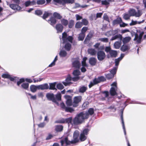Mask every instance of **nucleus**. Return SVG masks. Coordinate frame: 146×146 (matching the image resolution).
Instances as JSON below:
<instances>
[{
    "label": "nucleus",
    "mask_w": 146,
    "mask_h": 146,
    "mask_svg": "<svg viewBox=\"0 0 146 146\" xmlns=\"http://www.w3.org/2000/svg\"><path fill=\"white\" fill-rule=\"evenodd\" d=\"M60 143L62 146H67L68 145L73 144L72 141L68 140V137H66L63 138L61 141Z\"/></svg>",
    "instance_id": "obj_8"
},
{
    "label": "nucleus",
    "mask_w": 146,
    "mask_h": 146,
    "mask_svg": "<svg viewBox=\"0 0 146 146\" xmlns=\"http://www.w3.org/2000/svg\"><path fill=\"white\" fill-rule=\"evenodd\" d=\"M50 87L49 89L50 90H56V89L55 88L56 83H51L49 84Z\"/></svg>",
    "instance_id": "obj_40"
},
{
    "label": "nucleus",
    "mask_w": 146,
    "mask_h": 146,
    "mask_svg": "<svg viewBox=\"0 0 146 146\" xmlns=\"http://www.w3.org/2000/svg\"><path fill=\"white\" fill-rule=\"evenodd\" d=\"M74 21L72 20H71L70 21L68 25L69 27L70 28H72L74 25Z\"/></svg>",
    "instance_id": "obj_54"
},
{
    "label": "nucleus",
    "mask_w": 146,
    "mask_h": 146,
    "mask_svg": "<svg viewBox=\"0 0 146 146\" xmlns=\"http://www.w3.org/2000/svg\"><path fill=\"white\" fill-rule=\"evenodd\" d=\"M54 2L63 5V0H53Z\"/></svg>",
    "instance_id": "obj_63"
},
{
    "label": "nucleus",
    "mask_w": 146,
    "mask_h": 146,
    "mask_svg": "<svg viewBox=\"0 0 146 146\" xmlns=\"http://www.w3.org/2000/svg\"><path fill=\"white\" fill-rule=\"evenodd\" d=\"M144 20H143L141 21L138 22L137 21H134L133 20H132L131 21V23L129 24V25L130 26H132V25H135L137 24V23H138L139 24H140L141 23H143L144 22Z\"/></svg>",
    "instance_id": "obj_37"
},
{
    "label": "nucleus",
    "mask_w": 146,
    "mask_h": 146,
    "mask_svg": "<svg viewBox=\"0 0 146 146\" xmlns=\"http://www.w3.org/2000/svg\"><path fill=\"white\" fill-rule=\"evenodd\" d=\"M25 79L23 78H22L20 79L17 82V85L18 86H19V85L22 82H24L25 81Z\"/></svg>",
    "instance_id": "obj_60"
},
{
    "label": "nucleus",
    "mask_w": 146,
    "mask_h": 146,
    "mask_svg": "<svg viewBox=\"0 0 146 146\" xmlns=\"http://www.w3.org/2000/svg\"><path fill=\"white\" fill-rule=\"evenodd\" d=\"M35 14L37 15H40L42 14V12L40 10H37L35 11Z\"/></svg>",
    "instance_id": "obj_58"
},
{
    "label": "nucleus",
    "mask_w": 146,
    "mask_h": 146,
    "mask_svg": "<svg viewBox=\"0 0 146 146\" xmlns=\"http://www.w3.org/2000/svg\"><path fill=\"white\" fill-rule=\"evenodd\" d=\"M74 2V0H63V5L66 3H73Z\"/></svg>",
    "instance_id": "obj_50"
},
{
    "label": "nucleus",
    "mask_w": 146,
    "mask_h": 146,
    "mask_svg": "<svg viewBox=\"0 0 146 146\" xmlns=\"http://www.w3.org/2000/svg\"><path fill=\"white\" fill-rule=\"evenodd\" d=\"M122 113H123V112H122V114L121 116V123H122L123 128V131H124L125 135H126V132L125 129V127L124 123V122L123 121Z\"/></svg>",
    "instance_id": "obj_34"
},
{
    "label": "nucleus",
    "mask_w": 146,
    "mask_h": 146,
    "mask_svg": "<svg viewBox=\"0 0 146 146\" xmlns=\"http://www.w3.org/2000/svg\"><path fill=\"white\" fill-rule=\"evenodd\" d=\"M73 78L71 77L70 76H68L66 79L65 82H63V84L66 86L72 83L71 81L72 80Z\"/></svg>",
    "instance_id": "obj_16"
},
{
    "label": "nucleus",
    "mask_w": 146,
    "mask_h": 146,
    "mask_svg": "<svg viewBox=\"0 0 146 146\" xmlns=\"http://www.w3.org/2000/svg\"><path fill=\"white\" fill-rule=\"evenodd\" d=\"M92 35L90 33H89L85 40L84 42V43H86V41L89 40L90 38L92 37Z\"/></svg>",
    "instance_id": "obj_46"
},
{
    "label": "nucleus",
    "mask_w": 146,
    "mask_h": 146,
    "mask_svg": "<svg viewBox=\"0 0 146 146\" xmlns=\"http://www.w3.org/2000/svg\"><path fill=\"white\" fill-rule=\"evenodd\" d=\"M112 86L110 90V94L111 96H114L116 94V91L117 90V83L116 82H114L111 84Z\"/></svg>",
    "instance_id": "obj_6"
},
{
    "label": "nucleus",
    "mask_w": 146,
    "mask_h": 146,
    "mask_svg": "<svg viewBox=\"0 0 146 146\" xmlns=\"http://www.w3.org/2000/svg\"><path fill=\"white\" fill-rule=\"evenodd\" d=\"M89 130V129L86 128L81 133L79 137L81 141H84L87 139V135L88 134Z\"/></svg>",
    "instance_id": "obj_5"
},
{
    "label": "nucleus",
    "mask_w": 146,
    "mask_h": 146,
    "mask_svg": "<svg viewBox=\"0 0 146 146\" xmlns=\"http://www.w3.org/2000/svg\"><path fill=\"white\" fill-rule=\"evenodd\" d=\"M82 25H86L88 23V20L86 19H83L82 20Z\"/></svg>",
    "instance_id": "obj_61"
},
{
    "label": "nucleus",
    "mask_w": 146,
    "mask_h": 146,
    "mask_svg": "<svg viewBox=\"0 0 146 146\" xmlns=\"http://www.w3.org/2000/svg\"><path fill=\"white\" fill-rule=\"evenodd\" d=\"M131 38L130 36H126L122 38L121 40L124 44H126L129 42L131 40Z\"/></svg>",
    "instance_id": "obj_26"
},
{
    "label": "nucleus",
    "mask_w": 146,
    "mask_h": 146,
    "mask_svg": "<svg viewBox=\"0 0 146 146\" xmlns=\"http://www.w3.org/2000/svg\"><path fill=\"white\" fill-rule=\"evenodd\" d=\"M30 88L31 91L32 92H34L36 91L37 89H38V86H36L34 85H32L30 86Z\"/></svg>",
    "instance_id": "obj_33"
},
{
    "label": "nucleus",
    "mask_w": 146,
    "mask_h": 146,
    "mask_svg": "<svg viewBox=\"0 0 146 146\" xmlns=\"http://www.w3.org/2000/svg\"><path fill=\"white\" fill-rule=\"evenodd\" d=\"M94 113V109L92 108H90L88 110V111L85 113H84V114H86L88 115V118L89 117L90 115H92Z\"/></svg>",
    "instance_id": "obj_29"
},
{
    "label": "nucleus",
    "mask_w": 146,
    "mask_h": 146,
    "mask_svg": "<svg viewBox=\"0 0 146 146\" xmlns=\"http://www.w3.org/2000/svg\"><path fill=\"white\" fill-rule=\"evenodd\" d=\"M88 53L91 55H95L96 53V50L93 48H90L88 50Z\"/></svg>",
    "instance_id": "obj_30"
},
{
    "label": "nucleus",
    "mask_w": 146,
    "mask_h": 146,
    "mask_svg": "<svg viewBox=\"0 0 146 146\" xmlns=\"http://www.w3.org/2000/svg\"><path fill=\"white\" fill-rule=\"evenodd\" d=\"M130 49L129 46L127 45H123L121 48V50L124 52L127 51Z\"/></svg>",
    "instance_id": "obj_27"
},
{
    "label": "nucleus",
    "mask_w": 146,
    "mask_h": 146,
    "mask_svg": "<svg viewBox=\"0 0 146 146\" xmlns=\"http://www.w3.org/2000/svg\"><path fill=\"white\" fill-rule=\"evenodd\" d=\"M62 38L64 42L68 41L72 43L73 38L71 36H68L67 34L64 32L62 34Z\"/></svg>",
    "instance_id": "obj_7"
},
{
    "label": "nucleus",
    "mask_w": 146,
    "mask_h": 146,
    "mask_svg": "<svg viewBox=\"0 0 146 146\" xmlns=\"http://www.w3.org/2000/svg\"><path fill=\"white\" fill-rule=\"evenodd\" d=\"M11 3H13L9 4L7 2V5H9L10 7L12 9L16 11H19L22 9L21 7L19 6L20 3V0H11Z\"/></svg>",
    "instance_id": "obj_2"
},
{
    "label": "nucleus",
    "mask_w": 146,
    "mask_h": 146,
    "mask_svg": "<svg viewBox=\"0 0 146 146\" xmlns=\"http://www.w3.org/2000/svg\"><path fill=\"white\" fill-rule=\"evenodd\" d=\"M59 55L61 57H64L66 56L67 53L65 50H62L60 52Z\"/></svg>",
    "instance_id": "obj_42"
},
{
    "label": "nucleus",
    "mask_w": 146,
    "mask_h": 146,
    "mask_svg": "<svg viewBox=\"0 0 146 146\" xmlns=\"http://www.w3.org/2000/svg\"><path fill=\"white\" fill-rule=\"evenodd\" d=\"M121 44V40L119 41H116L114 44V46L115 48L119 49L120 47Z\"/></svg>",
    "instance_id": "obj_31"
},
{
    "label": "nucleus",
    "mask_w": 146,
    "mask_h": 146,
    "mask_svg": "<svg viewBox=\"0 0 146 146\" xmlns=\"http://www.w3.org/2000/svg\"><path fill=\"white\" fill-rule=\"evenodd\" d=\"M98 78L100 82L104 81L106 80L104 77L103 76L99 77Z\"/></svg>",
    "instance_id": "obj_59"
},
{
    "label": "nucleus",
    "mask_w": 146,
    "mask_h": 146,
    "mask_svg": "<svg viewBox=\"0 0 146 146\" xmlns=\"http://www.w3.org/2000/svg\"><path fill=\"white\" fill-rule=\"evenodd\" d=\"M89 62L91 65L94 66L96 65V63L97 60L96 58L92 57L90 58Z\"/></svg>",
    "instance_id": "obj_23"
},
{
    "label": "nucleus",
    "mask_w": 146,
    "mask_h": 146,
    "mask_svg": "<svg viewBox=\"0 0 146 146\" xmlns=\"http://www.w3.org/2000/svg\"><path fill=\"white\" fill-rule=\"evenodd\" d=\"M137 33L135 34V37L133 39L134 41H136L137 44L141 43L142 36L144 34V32L140 30H137Z\"/></svg>",
    "instance_id": "obj_3"
},
{
    "label": "nucleus",
    "mask_w": 146,
    "mask_h": 146,
    "mask_svg": "<svg viewBox=\"0 0 146 146\" xmlns=\"http://www.w3.org/2000/svg\"><path fill=\"white\" fill-rule=\"evenodd\" d=\"M48 21L53 26H54L56 23V20L55 18L53 17H51L50 18V20H48Z\"/></svg>",
    "instance_id": "obj_25"
},
{
    "label": "nucleus",
    "mask_w": 146,
    "mask_h": 146,
    "mask_svg": "<svg viewBox=\"0 0 146 146\" xmlns=\"http://www.w3.org/2000/svg\"><path fill=\"white\" fill-rule=\"evenodd\" d=\"M53 16L55 18H56L59 19H61L62 17L59 14L56 12L54 13Z\"/></svg>",
    "instance_id": "obj_48"
},
{
    "label": "nucleus",
    "mask_w": 146,
    "mask_h": 146,
    "mask_svg": "<svg viewBox=\"0 0 146 146\" xmlns=\"http://www.w3.org/2000/svg\"><path fill=\"white\" fill-rule=\"evenodd\" d=\"M122 22V21L120 17L117 18L113 21V25H115L117 24H120Z\"/></svg>",
    "instance_id": "obj_28"
},
{
    "label": "nucleus",
    "mask_w": 146,
    "mask_h": 146,
    "mask_svg": "<svg viewBox=\"0 0 146 146\" xmlns=\"http://www.w3.org/2000/svg\"><path fill=\"white\" fill-rule=\"evenodd\" d=\"M99 40L102 42H107L108 41V39L107 38H101L99 39Z\"/></svg>",
    "instance_id": "obj_62"
},
{
    "label": "nucleus",
    "mask_w": 146,
    "mask_h": 146,
    "mask_svg": "<svg viewBox=\"0 0 146 146\" xmlns=\"http://www.w3.org/2000/svg\"><path fill=\"white\" fill-rule=\"evenodd\" d=\"M57 88L59 90H62L63 89L64 87L61 84H58L56 85Z\"/></svg>",
    "instance_id": "obj_53"
},
{
    "label": "nucleus",
    "mask_w": 146,
    "mask_h": 146,
    "mask_svg": "<svg viewBox=\"0 0 146 146\" xmlns=\"http://www.w3.org/2000/svg\"><path fill=\"white\" fill-rule=\"evenodd\" d=\"M109 32L111 33L112 35H114L116 34H117L119 31L118 29H115L110 31Z\"/></svg>",
    "instance_id": "obj_51"
},
{
    "label": "nucleus",
    "mask_w": 146,
    "mask_h": 146,
    "mask_svg": "<svg viewBox=\"0 0 146 146\" xmlns=\"http://www.w3.org/2000/svg\"><path fill=\"white\" fill-rule=\"evenodd\" d=\"M73 74L74 76H76V77L73 78L72 80L73 81H76L79 79V77L78 76L80 75V72L79 70H74Z\"/></svg>",
    "instance_id": "obj_12"
},
{
    "label": "nucleus",
    "mask_w": 146,
    "mask_h": 146,
    "mask_svg": "<svg viewBox=\"0 0 146 146\" xmlns=\"http://www.w3.org/2000/svg\"><path fill=\"white\" fill-rule=\"evenodd\" d=\"M122 38V36L120 34H117L113 36L111 39V40H113L118 39L121 40Z\"/></svg>",
    "instance_id": "obj_22"
},
{
    "label": "nucleus",
    "mask_w": 146,
    "mask_h": 146,
    "mask_svg": "<svg viewBox=\"0 0 146 146\" xmlns=\"http://www.w3.org/2000/svg\"><path fill=\"white\" fill-rule=\"evenodd\" d=\"M71 47V44L69 43H66L64 46L65 49L67 51H69Z\"/></svg>",
    "instance_id": "obj_39"
},
{
    "label": "nucleus",
    "mask_w": 146,
    "mask_h": 146,
    "mask_svg": "<svg viewBox=\"0 0 146 146\" xmlns=\"http://www.w3.org/2000/svg\"><path fill=\"white\" fill-rule=\"evenodd\" d=\"M87 59L86 57H84L83 58L82 61V65L83 66H87V65L86 63V61Z\"/></svg>",
    "instance_id": "obj_47"
},
{
    "label": "nucleus",
    "mask_w": 146,
    "mask_h": 146,
    "mask_svg": "<svg viewBox=\"0 0 146 146\" xmlns=\"http://www.w3.org/2000/svg\"><path fill=\"white\" fill-rule=\"evenodd\" d=\"M71 120V118L69 117L66 119L62 118L57 121L56 122L58 123H67L70 124Z\"/></svg>",
    "instance_id": "obj_13"
},
{
    "label": "nucleus",
    "mask_w": 146,
    "mask_h": 146,
    "mask_svg": "<svg viewBox=\"0 0 146 146\" xmlns=\"http://www.w3.org/2000/svg\"><path fill=\"white\" fill-rule=\"evenodd\" d=\"M97 58L100 61L103 60L106 57V54L104 52L102 51H99L97 53Z\"/></svg>",
    "instance_id": "obj_11"
},
{
    "label": "nucleus",
    "mask_w": 146,
    "mask_h": 146,
    "mask_svg": "<svg viewBox=\"0 0 146 146\" xmlns=\"http://www.w3.org/2000/svg\"><path fill=\"white\" fill-rule=\"evenodd\" d=\"M2 77L4 78L9 79L11 81L14 82H16L15 80L17 78V77H11L10 75L7 74H3L2 75Z\"/></svg>",
    "instance_id": "obj_14"
},
{
    "label": "nucleus",
    "mask_w": 146,
    "mask_h": 146,
    "mask_svg": "<svg viewBox=\"0 0 146 146\" xmlns=\"http://www.w3.org/2000/svg\"><path fill=\"white\" fill-rule=\"evenodd\" d=\"M109 95V93L108 91H105L102 92V98H101L102 100H106V98H108ZM109 100V99H108Z\"/></svg>",
    "instance_id": "obj_17"
},
{
    "label": "nucleus",
    "mask_w": 146,
    "mask_h": 146,
    "mask_svg": "<svg viewBox=\"0 0 146 146\" xmlns=\"http://www.w3.org/2000/svg\"><path fill=\"white\" fill-rule=\"evenodd\" d=\"M63 127L61 125H57L56 126L55 130L57 132H60L63 130Z\"/></svg>",
    "instance_id": "obj_36"
},
{
    "label": "nucleus",
    "mask_w": 146,
    "mask_h": 146,
    "mask_svg": "<svg viewBox=\"0 0 146 146\" xmlns=\"http://www.w3.org/2000/svg\"><path fill=\"white\" fill-rule=\"evenodd\" d=\"M109 53L111 57H115L117 55V52L115 50H111Z\"/></svg>",
    "instance_id": "obj_32"
},
{
    "label": "nucleus",
    "mask_w": 146,
    "mask_h": 146,
    "mask_svg": "<svg viewBox=\"0 0 146 146\" xmlns=\"http://www.w3.org/2000/svg\"><path fill=\"white\" fill-rule=\"evenodd\" d=\"M99 83L100 82H99L98 78H96L93 80V81L91 82H90V84L89 85V88H90L94 85Z\"/></svg>",
    "instance_id": "obj_18"
},
{
    "label": "nucleus",
    "mask_w": 146,
    "mask_h": 146,
    "mask_svg": "<svg viewBox=\"0 0 146 146\" xmlns=\"http://www.w3.org/2000/svg\"><path fill=\"white\" fill-rule=\"evenodd\" d=\"M51 13L47 12H45L42 17V18L44 19H45L47 18L49 16L51 15Z\"/></svg>",
    "instance_id": "obj_43"
},
{
    "label": "nucleus",
    "mask_w": 146,
    "mask_h": 146,
    "mask_svg": "<svg viewBox=\"0 0 146 146\" xmlns=\"http://www.w3.org/2000/svg\"><path fill=\"white\" fill-rule=\"evenodd\" d=\"M55 28L57 30L58 33H60L62 31L63 27L61 24H59L56 25Z\"/></svg>",
    "instance_id": "obj_19"
},
{
    "label": "nucleus",
    "mask_w": 146,
    "mask_h": 146,
    "mask_svg": "<svg viewBox=\"0 0 146 146\" xmlns=\"http://www.w3.org/2000/svg\"><path fill=\"white\" fill-rule=\"evenodd\" d=\"M38 89L44 90L49 88V86L46 83L38 86Z\"/></svg>",
    "instance_id": "obj_21"
},
{
    "label": "nucleus",
    "mask_w": 146,
    "mask_h": 146,
    "mask_svg": "<svg viewBox=\"0 0 146 146\" xmlns=\"http://www.w3.org/2000/svg\"><path fill=\"white\" fill-rule=\"evenodd\" d=\"M117 68L115 67L113 69L111 70L110 71V72L111 74H113L114 75V74H116V71L117 70Z\"/></svg>",
    "instance_id": "obj_55"
},
{
    "label": "nucleus",
    "mask_w": 146,
    "mask_h": 146,
    "mask_svg": "<svg viewBox=\"0 0 146 146\" xmlns=\"http://www.w3.org/2000/svg\"><path fill=\"white\" fill-rule=\"evenodd\" d=\"M88 115L86 114H84L83 112H81L76 115L75 117L72 119V117L70 124L72 126L77 125L82 123L86 119H88Z\"/></svg>",
    "instance_id": "obj_1"
},
{
    "label": "nucleus",
    "mask_w": 146,
    "mask_h": 146,
    "mask_svg": "<svg viewBox=\"0 0 146 146\" xmlns=\"http://www.w3.org/2000/svg\"><path fill=\"white\" fill-rule=\"evenodd\" d=\"M73 66L76 68H79L81 66L80 62L77 60L72 62Z\"/></svg>",
    "instance_id": "obj_24"
},
{
    "label": "nucleus",
    "mask_w": 146,
    "mask_h": 146,
    "mask_svg": "<svg viewBox=\"0 0 146 146\" xmlns=\"http://www.w3.org/2000/svg\"><path fill=\"white\" fill-rule=\"evenodd\" d=\"M85 34L81 33L79 34L78 37L79 40H83L85 37Z\"/></svg>",
    "instance_id": "obj_38"
},
{
    "label": "nucleus",
    "mask_w": 146,
    "mask_h": 146,
    "mask_svg": "<svg viewBox=\"0 0 146 146\" xmlns=\"http://www.w3.org/2000/svg\"><path fill=\"white\" fill-rule=\"evenodd\" d=\"M65 110L67 112L72 113L74 111V110L71 108L66 107L65 108Z\"/></svg>",
    "instance_id": "obj_49"
},
{
    "label": "nucleus",
    "mask_w": 146,
    "mask_h": 146,
    "mask_svg": "<svg viewBox=\"0 0 146 146\" xmlns=\"http://www.w3.org/2000/svg\"><path fill=\"white\" fill-rule=\"evenodd\" d=\"M82 99V97L80 96L75 97L74 99L72 106L74 107H76L78 105V104L80 102Z\"/></svg>",
    "instance_id": "obj_10"
},
{
    "label": "nucleus",
    "mask_w": 146,
    "mask_h": 146,
    "mask_svg": "<svg viewBox=\"0 0 146 146\" xmlns=\"http://www.w3.org/2000/svg\"><path fill=\"white\" fill-rule=\"evenodd\" d=\"M61 23L62 25L65 26L67 25L68 24V21L64 19L61 20Z\"/></svg>",
    "instance_id": "obj_41"
},
{
    "label": "nucleus",
    "mask_w": 146,
    "mask_h": 146,
    "mask_svg": "<svg viewBox=\"0 0 146 146\" xmlns=\"http://www.w3.org/2000/svg\"><path fill=\"white\" fill-rule=\"evenodd\" d=\"M29 84L28 83H24L21 85L22 87L24 89L27 90L29 88Z\"/></svg>",
    "instance_id": "obj_45"
},
{
    "label": "nucleus",
    "mask_w": 146,
    "mask_h": 146,
    "mask_svg": "<svg viewBox=\"0 0 146 146\" xmlns=\"http://www.w3.org/2000/svg\"><path fill=\"white\" fill-rule=\"evenodd\" d=\"M54 137V135L50 133H48L47 136H46V140H48L52 139Z\"/></svg>",
    "instance_id": "obj_52"
},
{
    "label": "nucleus",
    "mask_w": 146,
    "mask_h": 146,
    "mask_svg": "<svg viewBox=\"0 0 146 146\" xmlns=\"http://www.w3.org/2000/svg\"><path fill=\"white\" fill-rule=\"evenodd\" d=\"M82 26V23L80 22H77L75 25V27L76 28H81Z\"/></svg>",
    "instance_id": "obj_44"
},
{
    "label": "nucleus",
    "mask_w": 146,
    "mask_h": 146,
    "mask_svg": "<svg viewBox=\"0 0 146 146\" xmlns=\"http://www.w3.org/2000/svg\"><path fill=\"white\" fill-rule=\"evenodd\" d=\"M124 56L125 54H121L119 57L115 59V61L116 66H118L120 61L122 59Z\"/></svg>",
    "instance_id": "obj_20"
},
{
    "label": "nucleus",
    "mask_w": 146,
    "mask_h": 146,
    "mask_svg": "<svg viewBox=\"0 0 146 146\" xmlns=\"http://www.w3.org/2000/svg\"><path fill=\"white\" fill-rule=\"evenodd\" d=\"M129 14L130 16H135L136 17H139L142 15V11L138 10L137 11L134 9H131L129 11Z\"/></svg>",
    "instance_id": "obj_4"
},
{
    "label": "nucleus",
    "mask_w": 146,
    "mask_h": 146,
    "mask_svg": "<svg viewBox=\"0 0 146 146\" xmlns=\"http://www.w3.org/2000/svg\"><path fill=\"white\" fill-rule=\"evenodd\" d=\"M66 103L68 106H71L72 105V99H69L68 100H66Z\"/></svg>",
    "instance_id": "obj_57"
},
{
    "label": "nucleus",
    "mask_w": 146,
    "mask_h": 146,
    "mask_svg": "<svg viewBox=\"0 0 146 146\" xmlns=\"http://www.w3.org/2000/svg\"><path fill=\"white\" fill-rule=\"evenodd\" d=\"M33 2L29 1H27L25 2V4L26 7L29 6L32 4Z\"/></svg>",
    "instance_id": "obj_64"
},
{
    "label": "nucleus",
    "mask_w": 146,
    "mask_h": 146,
    "mask_svg": "<svg viewBox=\"0 0 146 146\" xmlns=\"http://www.w3.org/2000/svg\"><path fill=\"white\" fill-rule=\"evenodd\" d=\"M46 97L49 100H52L53 102L58 105V103L57 102L56 100L54 98V95L53 94H46Z\"/></svg>",
    "instance_id": "obj_15"
},
{
    "label": "nucleus",
    "mask_w": 146,
    "mask_h": 146,
    "mask_svg": "<svg viewBox=\"0 0 146 146\" xmlns=\"http://www.w3.org/2000/svg\"><path fill=\"white\" fill-rule=\"evenodd\" d=\"M106 77L107 79H110L112 78L114 76V75L111 73L108 74L106 75Z\"/></svg>",
    "instance_id": "obj_56"
},
{
    "label": "nucleus",
    "mask_w": 146,
    "mask_h": 146,
    "mask_svg": "<svg viewBox=\"0 0 146 146\" xmlns=\"http://www.w3.org/2000/svg\"><path fill=\"white\" fill-rule=\"evenodd\" d=\"M79 134V132L78 130H76L74 132L73 134V139L71 140L73 144L79 141L78 138Z\"/></svg>",
    "instance_id": "obj_9"
},
{
    "label": "nucleus",
    "mask_w": 146,
    "mask_h": 146,
    "mask_svg": "<svg viewBox=\"0 0 146 146\" xmlns=\"http://www.w3.org/2000/svg\"><path fill=\"white\" fill-rule=\"evenodd\" d=\"M87 87L86 86H83L80 87L79 92L80 93H84L86 90Z\"/></svg>",
    "instance_id": "obj_35"
}]
</instances>
